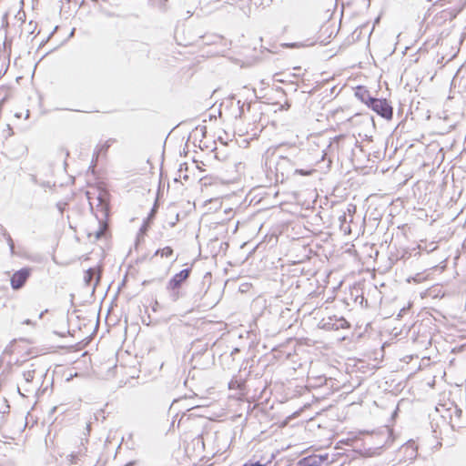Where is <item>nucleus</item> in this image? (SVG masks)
<instances>
[{
	"instance_id": "f257e3e1",
	"label": "nucleus",
	"mask_w": 466,
	"mask_h": 466,
	"mask_svg": "<svg viewBox=\"0 0 466 466\" xmlns=\"http://www.w3.org/2000/svg\"><path fill=\"white\" fill-rule=\"evenodd\" d=\"M368 107L387 120L393 116V107L387 99L375 97Z\"/></svg>"
},
{
	"instance_id": "f03ea898",
	"label": "nucleus",
	"mask_w": 466,
	"mask_h": 466,
	"mask_svg": "<svg viewBox=\"0 0 466 466\" xmlns=\"http://www.w3.org/2000/svg\"><path fill=\"white\" fill-rule=\"evenodd\" d=\"M275 173L276 180L278 181L280 178L283 181L293 173V163L287 157H279L275 163Z\"/></svg>"
},
{
	"instance_id": "7ed1b4c3",
	"label": "nucleus",
	"mask_w": 466,
	"mask_h": 466,
	"mask_svg": "<svg viewBox=\"0 0 466 466\" xmlns=\"http://www.w3.org/2000/svg\"><path fill=\"white\" fill-rule=\"evenodd\" d=\"M450 418V425L453 431L463 428L466 424V414L458 406L453 405L447 410Z\"/></svg>"
},
{
	"instance_id": "20e7f679",
	"label": "nucleus",
	"mask_w": 466,
	"mask_h": 466,
	"mask_svg": "<svg viewBox=\"0 0 466 466\" xmlns=\"http://www.w3.org/2000/svg\"><path fill=\"white\" fill-rule=\"evenodd\" d=\"M31 269L29 268H23L15 271L10 279L12 289L15 290L22 289L29 279Z\"/></svg>"
},
{
	"instance_id": "39448f33",
	"label": "nucleus",
	"mask_w": 466,
	"mask_h": 466,
	"mask_svg": "<svg viewBox=\"0 0 466 466\" xmlns=\"http://www.w3.org/2000/svg\"><path fill=\"white\" fill-rule=\"evenodd\" d=\"M191 268H187L175 274L166 286V289H174L175 288L180 289L183 283L187 281L191 274Z\"/></svg>"
},
{
	"instance_id": "423d86ee",
	"label": "nucleus",
	"mask_w": 466,
	"mask_h": 466,
	"mask_svg": "<svg viewBox=\"0 0 466 466\" xmlns=\"http://www.w3.org/2000/svg\"><path fill=\"white\" fill-rule=\"evenodd\" d=\"M328 460V454H312L300 459L297 466H322Z\"/></svg>"
},
{
	"instance_id": "0eeeda50",
	"label": "nucleus",
	"mask_w": 466,
	"mask_h": 466,
	"mask_svg": "<svg viewBox=\"0 0 466 466\" xmlns=\"http://www.w3.org/2000/svg\"><path fill=\"white\" fill-rule=\"evenodd\" d=\"M208 348V342L202 339H197L192 343L193 355L192 360H195L197 357L203 355Z\"/></svg>"
},
{
	"instance_id": "6e6552de",
	"label": "nucleus",
	"mask_w": 466,
	"mask_h": 466,
	"mask_svg": "<svg viewBox=\"0 0 466 466\" xmlns=\"http://www.w3.org/2000/svg\"><path fill=\"white\" fill-rule=\"evenodd\" d=\"M355 96L367 106L373 101L375 97H373L370 91L366 89L364 86H358L355 91Z\"/></svg>"
},
{
	"instance_id": "1a4fd4ad",
	"label": "nucleus",
	"mask_w": 466,
	"mask_h": 466,
	"mask_svg": "<svg viewBox=\"0 0 466 466\" xmlns=\"http://www.w3.org/2000/svg\"><path fill=\"white\" fill-rule=\"evenodd\" d=\"M100 274L96 268H90L86 271L85 274V281L88 286L93 284L94 279L96 280L94 283V287L96 286L99 281Z\"/></svg>"
},
{
	"instance_id": "9d476101",
	"label": "nucleus",
	"mask_w": 466,
	"mask_h": 466,
	"mask_svg": "<svg viewBox=\"0 0 466 466\" xmlns=\"http://www.w3.org/2000/svg\"><path fill=\"white\" fill-rule=\"evenodd\" d=\"M202 42L205 45H218L224 41V37L220 35L208 34L201 36Z\"/></svg>"
},
{
	"instance_id": "9b49d317",
	"label": "nucleus",
	"mask_w": 466,
	"mask_h": 466,
	"mask_svg": "<svg viewBox=\"0 0 466 466\" xmlns=\"http://www.w3.org/2000/svg\"><path fill=\"white\" fill-rule=\"evenodd\" d=\"M213 293H216L213 289H208L204 296H203V299L205 300L204 303H203V306L204 307H208V308H213L215 307L218 302V299L215 298L211 300H209V297L213 294Z\"/></svg>"
},
{
	"instance_id": "f8f14e48",
	"label": "nucleus",
	"mask_w": 466,
	"mask_h": 466,
	"mask_svg": "<svg viewBox=\"0 0 466 466\" xmlns=\"http://www.w3.org/2000/svg\"><path fill=\"white\" fill-rule=\"evenodd\" d=\"M2 234H3V237L5 238L7 245L9 246L11 255L15 256V243H14V240H13L11 235L5 228H2Z\"/></svg>"
},
{
	"instance_id": "ddd939ff",
	"label": "nucleus",
	"mask_w": 466,
	"mask_h": 466,
	"mask_svg": "<svg viewBox=\"0 0 466 466\" xmlns=\"http://www.w3.org/2000/svg\"><path fill=\"white\" fill-rule=\"evenodd\" d=\"M339 325H335L333 323H330V322H326L323 327L324 328H327V329H338L339 328H345V326L348 324V322L346 321L345 319L341 318L339 319Z\"/></svg>"
},
{
	"instance_id": "4468645a",
	"label": "nucleus",
	"mask_w": 466,
	"mask_h": 466,
	"mask_svg": "<svg viewBox=\"0 0 466 466\" xmlns=\"http://www.w3.org/2000/svg\"><path fill=\"white\" fill-rule=\"evenodd\" d=\"M179 289H180L178 288H175L174 289H167V292L169 293V298L171 301L176 302L180 299L181 293Z\"/></svg>"
},
{
	"instance_id": "2eb2a0df",
	"label": "nucleus",
	"mask_w": 466,
	"mask_h": 466,
	"mask_svg": "<svg viewBox=\"0 0 466 466\" xmlns=\"http://www.w3.org/2000/svg\"><path fill=\"white\" fill-rule=\"evenodd\" d=\"M116 142V139L114 138H109L108 140H106L99 148L98 152L96 153L97 155L99 153H106V151L108 150V148L111 147V145L113 143Z\"/></svg>"
},
{
	"instance_id": "dca6fc26",
	"label": "nucleus",
	"mask_w": 466,
	"mask_h": 466,
	"mask_svg": "<svg viewBox=\"0 0 466 466\" xmlns=\"http://www.w3.org/2000/svg\"><path fill=\"white\" fill-rule=\"evenodd\" d=\"M457 13L454 12V11H450V10H442L441 12V17L443 18V19H450L451 20L452 18H454L456 16Z\"/></svg>"
},
{
	"instance_id": "f3484780",
	"label": "nucleus",
	"mask_w": 466,
	"mask_h": 466,
	"mask_svg": "<svg viewBox=\"0 0 466 466\" xmlns=\"http://www.w3.org/2000/svg\"><path fill=\"white\" fill-rule=\"evenodd\" d=\"M35 370H26L23 372V378L25 380L26 383L31 382L35 378Z\"/></svg>"
},
{
	"instance_id": "a211bd4d",
	"label": "nucleus",
	"mask_w": 466,
	"mask_h": 466,
	"mask_svg": "<svg viewBox=\"0 0 466 466\" xmlns=\"http://www.w3.org/2000/svg\"><path fill=\"white\" fill-rule=\"evenodd\" d=\"M150 223H151V221H148L147 218L144 220V223L139 229L137 239L139 238V237L141 235L146 234V232L148 230V228L150 227Z\"/></svg>"
},
{
	"instance_id": "6ab92c4d",
	"label": "nucleus",
	"mask_w": 466,
	"mask_h": 466,
	"mask_svg": "<svg viewBox=\"0 0 466 466\" xmlns=\"http://www.w3.org/2000/svg\"><path fill=\"white\" fill-rule=\"evenodd\" d=\"M315 170L314 169H300V168H296V169H293V175H301V176H309L310 175L312 172H314Z\"/></svg>"
},
{
	"instance_id": "aec40b11",
	"label": "nucleus",
	"mask_w": 466,
	"mask_h": 466,
	"mask_svg": "<svg viewBox=\"0 0 466 466\" xmlns=\"http://www.w3.org/2000/svg\"><path fill=\"white\" fill-rule=\"evenodd\" d=\"M157 209H158V204H157V201L156 200L153 208H151V210H150V212H149V214H148V216L147 218V219L148 221H152L154 219V218H155V216H156V214L157 212Z\"/></svg>"
},
{
	"instance_id": "412c9836",
	"label": "nucleus",
	"mask_w": 466,
	"mask_h": 466,
	"mask_svg": "<svg viewBox=\"0 0 466 466\" xmlns=\"http://www.w3.org/2000/svg\"><path fill=\"white\" fill-rule=\"evenodd\" d=\"M161 257L162 258H168L173 255V248L171 247H165L164 248H161Z\"/></svg>"
},
{
	"instance_id": "4be33fe9",
	"label": "nucleus",
	"mask_w": 466,
	"mask_h": 466,
	"mask_svg": "<svg viewBox=\"0 0 466 466\" xmlns=\"http://www.w3.org/2000/svg\"><path fill=\"white\" fill-rule=\"evenodd\" d=\"M238 115L236 117L242 118L244 116V103L240 105V101H238Z\"/></svg>"
},
{
	"instance_id": "5701e85b",
	"label": "nucleus",
	"mask_w": 466,
	"mask_h": 466,
	"mask_svg": "<svg viewBox=\"0 0 466 466\" xmlns=\"http://www.w3.org/2000/svg\"><path fill=\"white\" fill-rule=\"evenodd\" d=\"M105 228L100 227V228L96 232V238L98 239L104 236Z\"/></svg>"
},
{
	"instance_id": "b1692460",
	"label": "nucleus",
	"mask_w": 466,
	"mask_h": 466,
	"mask_svg": "<svg viewBox=\"0 0 466 466\" xmlns=\"http://www.w3.org/2000/svg\"><path fill=\"white\" fill-rule=\"evenodd\" d=\"M30 180L34 183V184H39V181L37 179V177L36 175L35 174H30Z\"/></svg>"
},
{
	"instance_id": "393cba45",
	"label": "nucleus",
	"mask_w": 466,
	"mask_h": 466,
	"mask_svg": "<svg viewBox=\"0 0 466 466\" xmlns=\"http://www.w3.org/2000/svg\"><path fill=\"white\" fill-rule=\"evenodd\" d=\"M42 187H50L51 183L49 181H41L39 184Z\"/></svg>"
},
{
	"instance_id": "a878e982",
	"label": "nucleus",
	"mask_w": 466,
	"mask_h": 466,
	"mask_svg": "<svg viewBox=\"0 0 466 466\" xmlns=\"http://www.w3.org/2000/svg\"><path fill=\"white\" fill-rule=\"evenodd\" d=\"M196 440L198 443L201 442L202 444H204V437L202 435L198 436Z\"/></svg>"
},
{
	"instance_id": "bb28decb",
	"label": "nucleus",
	"mask_w": 466,
	"mask_h": 466,
	"mask_svg": "<svg viewBox=\"0 0 466 466\" xmlns=\"http://www.w3.org/2000/svg\"><path fill=\"white\" fill-rule=\"evenodd\" d=\"M76 458V454H70L69 455V461L72 463L74 462V460Z\"/></svg>"
},
{
	"instance_id": "cd10ccee",
	"label": "nucleus",
	"mask_w": 466,
	"mask_h": 466,
	"mask_svg": "<svg viewBox=\"0 0 466 466\" xmlns=\"http://www.w3.org/2000/svg\"><path fill=\"white\" fill-rule=\"evenodd\" d=\"M237 383V381H233L231 380L229 383H228V388L229 389H234L235 388V384Z\"/></svg>"
},
{
	"instance_id": "c85d7f7f",
	"label": "nucleus",
	"mask_w": 466,
	"mask_h": 466,
	"mask_svg": "<svg viewBox=\"0 0 466 466\" xmlns=\"http://www.w3.org/2000/svg\"><path fill=\"white\" fill-rule=\"evenodd\" d=\"M161 252H162L161 248L157 249L156 252L154 253V257L158 256V255L161 256Z\"/></svg>"
},
{
	"instance_id": "c756f323",
	"label": "nucleus",
	"mask_w": 466,
	"mask_h": 466,
	"mask_svg": "<svg viewBox=\"0 0 466 466\" xmlns=\"http://www.w3.org/2000/svg\"><path fill=\"white\" fill-rule=\"evenodd\" d=\"M245 466H261V464L258 461H257L255 464H251V465L245 464Z\"/></svg>"
},
{
	"instance_id": "7c9ffc66",
	"label": "nucleus",
	"mask_w": 466,
	"mask_h": 466,
	"mask_svg": "<svg viewBox=\"0 0 466 466\" xmlns=\"http://www.w3.org/2000/svg\"><path fill=\"white\" fill-rule=\"evenodd\" d=\"M157 306H158V302H157V301H156V302H155V305L153 306V310H156V308H157Z\"/></svg>"
},
{
	"instance_id": "2f4dec72",
	"label": "nucleus",
	"mask_w": 466,
	"mask_h": 466,
	"mask_svg": "<svg viewBox=\"0 0 466 466\" xmlns=\"http://www.w3.org/2000/svg\"><path fill=\"white\" fill-rule=\"evenodd\" d=\"M58 208H59L60 212H61V213H63V208H62V207H60V206L58 205Z\"/></svg>"
},
{
	"instance_id": "473e14b6",
	"label": "nucleus",
	"mask_w": 466,
	"mask_h": 466,
	"mask_svg": "<svg viewBox=\"0 0 466 466\" xmlns=\"http://www.w3.org/2000/svg\"><path fill=\"white\" fill-rule=\"evenodd\" d=\"M149 282H150V281L145 280V281H143V284L145 285V284H147V283H149Z\"/></svg>"
},
{
	"instance_id": "72a5a7b5",
	"label": "nucleus",
	"mask_w": 466,
	"mask_h": 466,
	"mask_svg": "<svg viewBox=\"0 0 466 466\" xmlns=\"http://www.w3.org/2000/svg\"><path fill=\"white\" fill-rule=\"evenodd\" d=\"M250 106H251L250 103H249V104H248V110H249V109H250Z\"/></svg>"
},
{
	"instance_id": "f704fd0d",
	"label": "nucleus",
	"mask_w": 466,
	"mask_h": 466,
	"mask_svg": "<svg viewBox=\"0 0 466 466\" xmlns=\"http://www.w3.org/2000/svg\"><path fill=\"white\" fill-rule=\"evenodd\" d=\"M25 323L29 324V323H30V320H29V319H27V320H25Z\"/></svg>"
},
{
	"instance_id": "c9c22d12",
	"label": "nucleus",
	"mask_w": 466,
	"mask_h": 466,
	"mask_svg": "<svg viewBox=\"0 0 466 466\" xmlns=\"http://www.w3.org/2000/svg\"><path fill=\"white\" fill-rule=\"evenodd\" d=\"M74 32H75V28H74V29H72V32H71V34H70V35H72L74 34Z\"/></svg>"
}]
</instances>
